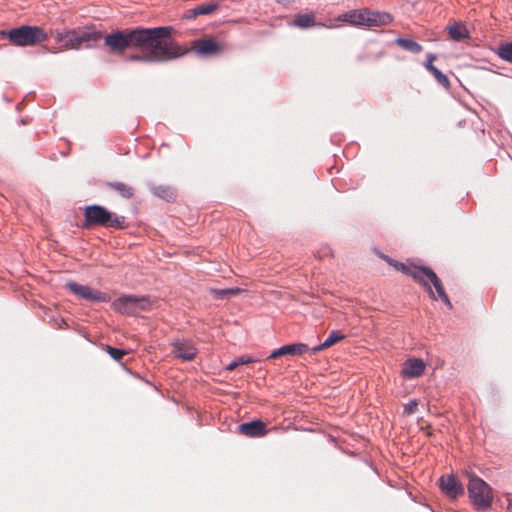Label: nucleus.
I'll list each match as a JSON object with an SVG mask.
<instances>
[{
	"mask_svg": "<svg viewBox=\"0 0 512 512\" xmlns=\"http://www.w3.org/2000/svg\"><path fill=\"white\" fill-rule=\"evenodd\" d=\"M284 350L286 355H302L309 351V347L304 343H294L284 345Z\"/></svg>",
	"mask_w": 512,
	"mask_h": 512,
	"instance_id": "nucleus-25",
	"label": "nucleus"
},
{
	"mask_svg": "<svg viewBox=\"0 0 512 512\" xmlns=\"http://www.w3.org/2000/svg\"><path fill=\"white\" fill-rule=\"evenodd\" d=\"M199 55L212 56L225 51L226 47L223 43L216 41L214 38H203L196 40L192 47Z\"/></svg>",
	"mask_w": 512,
	"mask_h": 512,
	"instance_id": "nucleus-10",
	"label": "nucleus"
},
{
	"mask_svg": "<svg viewBox=\"0 0 512 512\" xmlns=\"http://www.w3.org/2000/svg\"><path fill=\"white\" fill-rule=\"evenodd\" d=\"M156 301L147 296L123 295L115 299L111 307L115 312L127 316H138L155 307Z\"/></svg>",
	"mask_w": 512,
	"mask_h": 512,
	"instance_id": "nucleus-5",
	"label": "nucleus"
},
{
	"mask_svg": "<svg viewBox=\"0 0 512 512\" xmlns=\"http://www.w3.org/2000/svg\"><path fill=\"white\" fill-rule=\"evenodd\" d=\"M450 38L454 41H462L469 38V31L462 23H453L447 27Z\"/></svg>",
	"mask_w": 512,
	"mask_h": 512,
	"instance_id": "nucleus-18",
	"label": "nucleus"
},
{
	"mask_svg": "<svg viewBox=\"0 0 512 512\" xmlns=\"http://www.w3.org/2000/svg\"><path fill=\"white\" fill-rule=\"evenodd\" d=\"M173 30L171 26L115 30L104 37V44L114 54H122L127 49L138 50V54L131 56L134 61L165 63L190 51L171 38Z\"/></svg>",
	"mask_w": 512,
	"mask_h": 512,
	"instance_id": "nucleus-1",
	"label": "nucleus"
},
{
	"mask_svg": "<svg viewBox=\"0 0 512 512\" xmlns=\"http://www.w3.org/2000/svg\"><path fill=\"white\" fill-rule=\"evenodd\" d=\"M55 40L60 44L61 50H79L82 47H90V42H96L102 38L99 31H85L71 29L65 32L56 31Z\"/></svg>",
	"mask_w": 512,
	"mask_h": 512,
	"instance_id": "nucleus-3",
	"label": "nucleus"
},
{
	"mask_svg": "<svg viewBox=\"0 0 512 512\" xmlns=\"http://www.w3.org/2000/svg\"><path fill=\"white\" fill-rule=\"evenodd\" d=\"M388 262L393 265L397 270L403 272L404 274L412 277L416 282L422 280V274L426 267L424 266H416V265H406L404 263H400L397 261L388 260Z\"/></svg>",
	"mask_w": 512,
	"mask_h": 512,
	"instance_id": "nucleus-16",
	"label": "nucleus"
},
{
	"mask_svg": "<svg viewBox=\"0 0 512 512\" xmlns=\"http://www.w3.org/2000/svg\"><path fill=\"white\" fill-rule=\"evenodd\" d=\"M238 431L240 434L250 438L263 437L268 432L266 424L261 420L242 423L238 426Z\"/></svg>",
	"mask_w": 512,
	"mask_h": 512,
	"instance_id": "nucleus-13",
	"label": "nucleus"
},
{
	"mask_svg": "<svg viewBox=\"0 0 512 512\" xmlns=\"http://www.w3.org/2000/svg\"><path fill=\"white\" fill-rule=\"evenodd\" d=\"M0 36L6 37L14 46H34L47 40L46 32L38 26L22 25L9 31H1Z\"/></svg>",
	"mask_w": 512,
	"mask_h": 512,
	"instance_id": "nucleus-4",
	"label": "nucleus"
},
{
	"mask_svg": "<svg viewBox=\"0 0 512 512\" xmlns=\"http://www.w3.org/2000/svg\"><path fill=\"white\" fill-rule=\"evenodd\" d=\"M432 75L435 77V79L444 87H449L450 81L448 77L443 74L438 68L434 69L432 72Z\"/></svg>",
	"mask_w": 512,
	"mask_h": 512,
	"instance_id": "nucleus-27",
	"label": "nucleus"
},
{
	"mask_svg": "<svg viewBox=\"0 0 512 512\" xmlns=\"http://www.w3.org/2000/svg\"><path fill=\"white\" fill-rule=\"evenodd\" d=\"M395 42L399 47L412 53L417 54L423 50L422 46L412 39L397 38Z\"/></svg>",
	"mask_w": 512,
	"mask_h": 512,
	"instance_id": "nucleus-22",
	"label": "nucleus"
},
{
	"mask_svg": "<svg viewBox=\"0 0 512 512\" xmlns=\"http://www.w3.org/2000/svg\"><path fill=\"white\" fill-rule=\"evenodd\" d=\"M106 352L116 361H120L127 354V351L109 345L106 346Z\"/></svg>",
	"mask_w": 512,
	"mask_h": 512,
	"instance_id": "nucleus-26",
	"label": "nucleus"
},
{
	"mask_svg": "<svg viewBox=\"0 0 512 512\" xmlns=\"http://www.w3.org/2000/svg\"><path fill=\"white\" fill-rule=\"evenodd\" d=\"M293 24L299 28H309L315 25V15L310 14H298L295 16Z\"/></svg>",
	"mask_w": 512,
	"mask_h": 512,
	"instance_id": "nucleus-23",
	"label": "nucleus"
},
{
	"mask_svg": "<svg viewBox=\"0 0 512 512\" xmlns=\"http://www.w3.org/2000/svg\"><path fill=\"white\" fill-rule=\"evenodd\" d=\"M496 54L502 60L512 63V42L500 44L496 49Z\"/></svg>",
	"mask_w": 512,
	"mask_h": 512,
	"instance_id": "nucleus-24",
	"label": "nucleus"
},
{
	"mask_svg": "<svg viewBox=\"0 0 512 512\" xmlns=\"http://www.w3.org/2000/svg\"><path fill=\"white\" fill-rule=\"evenodd\" d=\"M218 7L219 6L217 3L201 4L193 9L188 10L187 17L188 18H196L197 16H200V15L212 14L213 12H215L218 9Z\"/></svg>",
	"mask_w": 512,
	"mask_h": 512,
	"instance_id": "nucleus-20",
	"label": "nucleus"
},
{
	"mask_svg": "<svg viewBox=\"0 0 512 512\" xmlns=\"http://www.w3.org/2000/svg\"><path fill=\"white\" fill-rule=\"evenodd\" d=\"M238 366H239V363H238V362H237V360H236V361H234V362L230 363V364L227 366V370L232 371V370H234V369H235L236 367H238Z\"/></svg>",
	"mask_w": 512,
	"mask_h": 512,
	"instance_id": "nucleus-34",
	"label": "nucleus"
},
{
	"mask_svg": "<svg viewBox=\"0 0 512 512\" xmlns=\"http://www.w3.org/2000/svg\"><path fill=\"white\" fill-rule=\"evenodd\" d=\"M441 490L450 498H456L464 493V488L454 475H446L440 478Z\"/></svg>",
	"mask_w": 512,
	"mask_h": 512,
	"instance_id": "nucleus-12",
	"label": "nucleus"
},
{
	"mask_svg": "<svg viewBox=\"0 0 512 512\" xmlns=\"http://www.w3.org/2000/svg\"><path fill=\"white\" fill-rule=\"evenodd\" d=\"M388 262L393 265L397 270L403 272L404 274L412 277L416 282L422 280V274L426 267L424 266H416V265H406L404 263H400L397 261L388 260Z\"/></svg>",
	"mask_w": 512,
	"mask_h": 512,
	"instance_id": "nucleus-15",
	"label": "nucleus"
},
{
	"mask_svg": "<svg viewBox=\"0 0 512 512\" xmlns=\"http://www.w3.org/2000/svg\"><path fill=\"white\" fill-rule=\"evenodd\" d=\"M151 191L154 195H156L157 197H159L167 202L174 201L176 198L174 189L168 185L154 186L151 188Z\"/></svg>",
	"mask_w": 512,
	"mask_h": 512,
	"instance_id": "nucleus-19",
	"label": "nucleus"
},
{
	"mask_svg": "<svg viewBox=\"0 0 512 512\" xmlns=\"http://www.w3.org/2000/svg\"><path fill=\"white\" fill-rule=\"evenodd\" d=\"M468 493L477 508H488L492 503L490 486L475 475H469Z\"/></svg>",
	"mask_w": 512,
	"mask_h": 512,
	"instance_id": "nucleus-7",
	"label": "nucleus"
},
{
	"mask_svg": "<svg viewBox=\"0 0 512 512\" xmlns=\"http://www.w3.org/2000/svg\"><path fill=\"white\" fill-rule=\"evenodd\" d=\"M66 286L73 294L85 300L107 302L110 299L106 293L76 282H68Z\"/></svg>",
	"mask_w": 512,
	"mask_h": 512,
	"instance_id": "nucleus-9",
	"label": "nucleus"
},
{
	"mask_svg": "<svg viewBox=\"0 0 512 512\" xmlns=\"http://www.w3.org/2000/svg\"><path fill=\"white\" fill-rule=\"evenodd\" d=\"M278 3H286L288 0H276Z\"/></svg>",
	"mask_w": 512,
	"mask_h": 512,
	"instance_id": "nucleus-35",
	"label": "nucleus"
},
{
	"mask_svg": "<svg viewBox=\"0 0 512 512\" xmlns=\"http://www.w3.org/2000/svg\"><path fill=\"white\" fill-rule=\"evenodd\" d=\"M419 403L417 400H412L404 405V413L407 415L414 414L417 410Z\"/></svg>",
	"mask_w": 512,
	"mask_h": 512,
	"instance_id": "nucleus-28",
	"label": "nucleus"
},
{
	"mask_svg": "<svg viewBox=\"0 0 512 512\" xmlns=\"http://www.w3.org/2000/svg\"><path fill=\"white\" fill-rule=\"evenodd\" d=\"M107 186L117 192L123 198H131L134 194V188L127 183L124 182H109Z\"/></svg>",
	"mask_w": 512,
	"mask_h": 512,
	"instance_id": "nucleus-21",
	"label": "nucleus"
},
{
	"mask_svg": "<svg viewBox=\"0 0 512 512\" xmlns=\"http://www.w3.org/2000/svg\"><path fill=\"white\" fill-rule=\"evenodd\" d=\"M84 217V227L86 228L92 226H104L122 229L125 224V218L123 216H117L100 205L87 206L84 211Z\"/></svg>",
	"mask_w": 512,
	"mask_h": 512,
	"instance_id": "nucleus-6",
	"label": "nucleus"
},
{
	"mask_svg": "<svg viewBox=\"0 0 512 512\" xmlns=\"http://www.w3.org/2000/svg\"><path fill=\"white\" fill-rule=\"evenodd\" d=\"M282 356H286L284 346L280 347L279 349L274 350L269 356L268 359H276Z\"/></svg>",
	"mask_w": 512,
	"mask_h": 512,
	"instance_id": "nucleus-31",
	"label": "nucleus"
},
{
	"mask_svg": "<svg viewBox=\"0 0 512 512\" xmlns=\"http://www.w3.org/2000/svg\"><path fill=\"white\" fill-rule=\"evenodd\" d=\"M210 293L216 299L228 298L226 289H210Z\"/></svg>",
	"mask_w": 512,
	"mask_h": 512,
	"instance_id": "nucleus-30",
	"label": "nucleus"
},
{
	"mask_svg": "<svg viewBox=\"0 0 512 512\" xmlns=\"http://www.w3.org/2000/svg\"><path fill=\"white\" fill-rule=\"evenodd\" d=\"M418 283L426 288L427 292L429 293V296L433 300H437V297L431 288V284H432L436 289L438 297L445 303V305L449 309L453 308L452 303H451L448 295L445 292L442 281L439 279V277L436 275V273L432 269L426 267L422 274V280H419Z\"/></svg>",
	"mask_w": 512,
	"mask_h": 512,
	"instance_id": "nucleus-8",
	"label": "nucleus"
},
{
	"mask_svg": "<svg viewBox=\"0 0 512 512\" xmlns=\"http://www.w3.org/2000/svg\"><path fill=\"white\" fill-rule=\"evenodd\" d=\"M436 60V55L434 54H427V61L425 63V68L432 74V72L434 71V69H436L437 67H435L433 65V62Z\"/></svg>",
	"mask_w": 512,
	"mask_h": 512,
	"instance_id": "nucleus-29",
	"label": "nucleus"
},
{
	"mask_svg": "<svg viewBox=\"0 0 512 512\" xmlns=\"http://www.w3.org/2000/svg\"><path fill=\"white\" fill-rule=\"evenodd\" d=\"M337 20L347 22L353 26L379 27L390 24L393 18L386 12L355 9L339 15Z\"/></svg>",
	"mask_w": 512,
	"mask_h": 512,
	"instance_id": "nucleus-2",
	"label": "nucleus"
},
{
	"mask_svg": "<svg viewBox=\"0 0 512 512\" xmlns=\"http://www.w3.org/2000/svg\"><path fill=\"white\" fill-rule=\"evenodd\" d=\"M425 371V363L418 358H412L405 361L401 374L403 377L412 379L421 376Z\"/></svg>",
	"mask_w": 512,
	"mask_h": 512,
	"instance_id": "nucleus-14",
	"label": "nucleus"
},
{
	"mask_svg": "<svg viewBox=\"0 0 512 512\" xmlns=\"http://www.w3.org/2000/svg\"><path fill=\"white\" fill-rule=\"evenodd\" d=\"M172 347V354L174 355V357L179 358L183 361H191L197 355V349L188 340H175L172 343Z\"/></svg>",
	"mask_w": 512,
	"mask_h": 512,
	"instance_id": "nucleus-11",
	"label": "nucleus"
},
{
	"mask_svg": "<svg viewBox=\"0 0 512 512\" xmlns=\"http://www.w3.org/2000/svg\"><path fill=\"white\" fill-rule=\"evenodd\" d=\"M237 362L239 363V365H243V364H248V363H251L253 362L252 358L250 357H240Z\"/></svg>",
	"mask_w": 512,
	"mask_h": 512,
	"instance_id": "nucleus-33",
	"label": "nucleus"
},
{
	"mask_svg": "<svg viewBox=\"0 0 512 512\" xmlns=\"http://www.w3.org/2000/svg\"><path fill=\"white\" fill-rule=\"evenodd\" d=\"M226 290H227L228 298L232 297V296H236V295H238V294H240L242 292V289H240V288H229V289H226Z\"/></svg>",
	"mask_w": 512,
	"mask_h": 512,
	"instance_id": "nucleus-32",
	"label": "nucleus"
},
{
	"mask_svg": "<svg viewBox=\"0 0 512 512\" xmlns=\"http://www.w3.org/2000/svg\"><path fill=\"white\" fill-rule=\"evenodd\" d=\"M344 338H345L344 334H342L340 331L334 330L329 334V336L326 338V340L322 344L313 347L311 349V352H312V354H317L318 352H320L322 350L332 347L333 345L337 344Z\"/></svg>",
	"mask_w": 512,
	"mask_h": 512,
	"instance_id": "nucleus-17",
	"label": "nucleus"
}]
</instances>
